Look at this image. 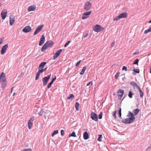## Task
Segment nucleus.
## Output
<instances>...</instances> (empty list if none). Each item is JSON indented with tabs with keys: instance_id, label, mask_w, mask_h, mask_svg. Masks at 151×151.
Here are the masks:
<instances>
[{
	"instance_id": "f257e3e1",
	"label": "nucleus",
	"mask_w": 151,
	"mask_h": 151,
	"mask_svg": "<svg viewBox=\"0 0 151 151\" xmlns=\"http://www.w3.org/2000/svg\"><path fill=\"white\" fill-rule=\"evenodd\" d=\"M53 43L51 41H47L42 47L41 51L42 52H45L49 47H50L53 45Z\"/></svg>"
},
{
	"instance_id": "f03ea898",
	"label": "nucleus",
	"mask_w": 151,
	"mask_h": 151,
	"mask_svg": "<svg viewBox=\"0 0 151 151\" xmlns=\"http://www.w3.org/2000/svg\"><path fill=\"white\" fill-rule=\"evenodd\" d=\"M51 74H50L48 75L47 76L45 77L42 78V81L44 86H45L47 84L48 81L51 77Z\"/></svg>"
},
{
	"instance_id": "7ed1b4c3",
	"label": "nucleus",
	"mask_w": 151,
	"mask_h": 151,
	"mask_svg": "<svg viewBox=\"0 0 151 151\" xmlns=\"http://www.w3.org/2000/svg\"><path fill=\"white\" fill-rule=\"evenodd\" d=\"M47 69V68H41V69H38L39 70L36 73L35 79L37 80L39 78L40 75L41 73H43L44 71H46Z\"/></svg>"
},
{
	"instance_id": "20e7f679",
	"label": "nucleus",
	"mask_w": 151,
	"mask_h": 151,
	"mask_svg": "<svg viewBox=\"0 0 151 151\" xmlns=\"http://www.w3.org/2000/svg\"><path fill=\"white\" fill-rule=\"evenodd\" d=\"M104 28L99 25L96 24L93 29V30L97 32H99L104 30Z\"/></svg>"
},
{
	"instance_id": "39448f33",
	"label": "nucleus",
	"mask_w": 151,
	"mask_h": 151,
	"mask_svg": "<svg viewBox=\"0 0 151 151\" xmlns=\"http://www.w3.org/2000/svg\"><path fill=\"white\" fill-rule=\"evenodd\" d=\"M6 81V79L5 75L4 72H2L0 75V82L4 83Z\"/></svg>"
},
{
	"instance_id": "423d86ee",
	"label": "nucleus",
	"mask_w": 151,
	"mask_h": 151,
	"mask_svg": "<svg viewBox=\"0 0 151 151\" xmlns=\"http://www.w3.org/2000/svg\"><path fill=\"white\" fill-rule=\"evenodd\" d=\"M91 117L92 119L94 121L96 122L98 121V115L94 112H91Z\"/></svg>"
},
{
	"instance_id": "0eeeda50",
	"label": "nucleus",
	"mask_w": 151,
	"mask_h": 151,
	"mask_svg": "<svg viewBox=\"0 0 151 151\" xmlns=\"http://www.w3.org/2000/svg\"><path fill=\"white\" fill-rule=\"evenodd\" d=\"M91 4L89 1L86 2L84 5V9L87 11L91 9Z\"/></svg>"
},
{
	"instance_id": "6e6552de",
	"label": "nucleus",
	"mask_w": 151,
	"mask_h": 151,
	"mask_svg": "<svg viewBox=\"0 0 151 151\" xmlns=\"http://www.w3.org/2000/svg\"><path fill=\"white\" fill-rule=\"evenodd\" d=\"M43 25H42L38 27L35 30L34 33V35H36L39 32L42 30V29L43 27Z\"/></svg>"
},
{
	"instance_id": "1a4fd4ad",
	"label": "nucleus",
	"mask_w": 151,
	"mask_h": 151,
	"mask_svg": "<svg viewBox=\"0 0 151 151\" xmlns=\"http://www.w3.org/2000/svg\"><path fill=\"white\" fill-rule=\"evenodd\" d=\"M7 12L6 9H3L1 13V16L3 19L4 20L6 18V16Z\"/></svg>"
},
{
	"instance_id": "9d476101",
	"label": "nucleus",
	"mask_w": 151,
	"mask_h": 151,
	"mask_svg": "<svg viewBox=\"0 0 151 151\" xmlns=\"http://www.w3.org/2000/svg\"><path fill=\"white\" fill-rule=\"evenodd\" d=\"M91 10L89 11L85 12L83 15L82 17V19H84L88 17L89 15L91 14Z\"/></svg>"
},
{
	"instance_id": "9b49d317",
	"label": "nucleus",
	"mask_w": 151,
	"mask_h": 151,
	"mask_svg": "<svg viewBox=\"0 0 151 151\" xmlns=\"http://www.w3.org/2000/svg\"><path fill=\"white\" fill-rule=\"evenodd\" d=\"M8 47V44H6L3 46L1 50V53L2 55L4 54L6 52V51Z\"/></svg>"
},
{
	"instance_id": "f8f14e48",
	"label": "nucleus",
	"mask_w": 151,
	"mask_h": 151,
	"mask_svg": "<svg viewBox=\"0 0 151 151\" xmlns=\"http://www.w3.org/2000/svg\"><path fill=\"white\" fill-rule=\"evenodd\" d=\"M62 50L61 49L58 50L56 53H55L53 56V59L55 60L60 55V53L62 52Z\"/></svg>"
},
{
	"instance_id": "ddd939ff",
	"label": "nucleus",
	"mask_w": 151,
	"mask_h": 151,
	"mask_svg": "<svg viewBox=\"0 0 151 151\" xmlns=\"http://www.w3.org/2000/svg\"><path fill=\"white\" fill-rule=\"evenodd\" d=\"M124 91L121 89H119L118 91V98L121 99L124 94Z\"/></svg>"
},
{
	"instance_id": "4468645a",
	"label": "nucleus",
	"mask_w": 151,
	"mask_h": 151,
	"mask_svg": "<svg viewBox=\"0 0 151 151\" xmlns=\"http://www.w3.org/2000/svg\"><path fill=\"white\" fill-rule=\"evenodd\" d=\"M32 29L31 27L29 26H27L25 27L22 30L23 32L27 33L31 31Z\"/></svg>"
},
{
	"instance_id": "2eb2a0df",
	"label": "nucleus",
	"mask_w": 151,
	"mask_h": 151,
	"mask_svg": "<svg viewBox=\"0 0 151 151\" xmlns=\"http://www.w3.org/2000/svg\"><path fill=\"white\" fill-rule=\"evenodd\" d=\"M45 36L43 35H42L40 39V41L39 42V46L42 45L45 42Z\"/></svg>"
},
{
	"instance_id": "dca6fc26",
	"label": "nucleus",
	"mask_w": 151,
	"mask_h": 151,
	"mask_svg": "<svg viewBox=\"0 0 151 151\" xmlns=\"http://www.w3.org/2000/svg\"><path fill=\"white\" fill-rule=\"evenodd\" d=\"M15 17L12 15H11L9 17L10 24L11 26H12L15 22Z\"/></svg>"
},
{
	"instance_id": "f3484780",
	"label": "nucleus",
	"mask_w": 151,
	"mask_h": 151,
	"mask_svg": "<svg viewBox=\"0 0 151 151\" xmlns=\"http://www.w3.org/2000/svg\"><path fill=\"white\" fill-rule=\"evenodd\" d=\"M119 15L121 19V18L127 17V14L126 12H123L120 14Z\"/></svg>"
},
{
	"instance_id": "a211bd4d",
	"label": "nucleus",
	"mask_w": 151,
	"mask_h": 151,
	"mask_svg": "<svg viewBox=\"0 0 151 151\" xmlns=\"http://www.w3.org/2000/svg\"><path fill=\"white\" fill-rule=\"evenodd\" d=\"M130 84L132 85L134 88L135 87H136L137 89H138L139 87L137 83L133 81L131 82H130Z\"/></svg>"
},
{
	"instance_id": "6ab92c4d",
	"label": "nucleus",
	"mask_w": 151,
	"mask_h": 151,
	"mask_svg": "<svg viewBox=\"0 0 151 151\" xmlns=\"http://www.w3.org/2000/svg\"><path fill=\"white\" fill-rule=\"evenodd\" d=\"M46 62H43L40 64L38 68V69H41V68H44V66L46 64Z\"/></svg>"
},
{
	"instance_id": "aec40b11",
	"label": "nucleus",
	"mask_w": 151,
	"mask_h": 151,
	"mask_svg": "<svg viewBox=\"0 0 151 151\" xmlns=\"http://www.w3.org/2000/svg\"><path fill=\"white\" fill-rule=\"evenodd\" d=\"M83 138L85 140H86L88 138V134L87 132H84L83 134Z\"/></svg>"
},
{
	"instance_id": "412c9836",
	"label": "nucleus",
	"mask_w": 151,
	"mask_h": 151,
	"mask_svg": "<svg viewBox=\"0 0 151 151\" xmlns=\"http://www.w3.org/2000/svg\"><path fill=\"white\" fill-rule=\"evenodd\" d=\"M35 8L36 7L35 6H30L28 8V12L34 11L35 9Z\"/></svg>"
},
{
	"instance_id": "4be33fe9",
	"label": "nucleus",
	"mask_w": 151,
	"mask_h": 151,
	"mask_svg": "<svg viewBox=\"0 0 151 151\" xmlns=\"http://www.w3.org/2000/svg\"><path fill=\"white\" fill-rule=\"evenodd\" d=\"M75 98L74 96L72 94H70L68 96L67 98V99L69 100H72Z\"/></svg>"
},
{
	"instance_id": "5701e85b",
	"label": "nucleus",
	"mask_w": 151,
	"mask_h": 151,
	"mask_svg": "<svg viewBox=\"0 0 151 151\" xmlns=\"http://www.w3.org/2000/svg\"><path fill=\"white\" fill-rule=\"evenodd\" d=\"M128 118V120H129V122H128V123H129V124L134 122L135 119V117H130Z\"/></svg>"
},
{
	"instance_id": "b1692460",
	"label": "nucleus",
	"mask_w": 151,
	"mask_h": 151,
	"mask_svg": "<svg viewBox=\"0 0 151 151\" xmlns=\"http://www.w3.org/2000/svg\"><path fill=\"white\" fill-rule=\"evenodd\" d=\"M86 66H85L83 67V69H82L80 73V75H82L84 73L85 71L86 70Z\"/></svg>"
},
{
	"instance_id": "393cba45",
	"label": "nucleus",
	"mask_w": 151,
	"mask_h": 151,
	"mask_svg": "<svg viewBox=\"0 0 151 151\" xmlns=\"http://www.w3.org/2000/svg\"><path fill=\"white\" fill-rule=\"evenodd\" d=\"M139 73V69H134L133 70V74L134 75H135L137 73Z\"/></svg>"
},
{
	"instance_id": "a878e982",
	"label": "nucleus",
	"mask_w": 151,
	"mask_h": 151,
	"mask_svg": "<svg viewBox=\"0 0 151 151\" xmlns=\"http://www.w3.org/2000/svg\"><path fill=\"white\" fill-rule=\"evenodd\" d=\"M28 128L29 129L32 128L33 123L32 122H30V121H29L28 123Z\"/></svg>"
},
{
	"instance_id": "bb28decb",
	"label": "nucleus",
	"mask_w": 151,
	"mask_h": 151,
	"mask_svg": "<svg viewBox=\"0 0 151 151\" xmlns=\"http://www.w3.org/2000/svg\"><path fill=\"white\" fill-rule=\"evenodd\" d=\"M139 111V109H134L133 110V112L134 113L135 115H137Z\"/></svg>"
},
{
	"instance_id": "cd10ccee",
	"label": "nucleus",
	"mask_w": 151,
	"mask_h": 151,
	"mask_svg": "<svg viewBox=\"0 0 151 151\" xmlns=\"http://www.w3.org/2000/svg\"><path fill=\"white\" fill-rule=\"evenodd\" d=\"M127 116L128 117H134V115L132 112L129 111L127 115Z\"/></svg>"
},
{
	"instance_id": "c85d7f7f",
	"label": "nucleus",
	"mask_w": 151,
	"mask_h": 151,
	"mask_svg": "<svg viewBox=\"0 0 151 151\" xmlns=\"http://www.w3.org/2000/svg\"><path fill=\"white\" fill-rule=\"evenodd\" d=\"M151 32V25H150L149 27V28L145 31L144 33L145 34H147L149 32Z\"/></svg>"
},
{
	"instance_id": "c756f323",
	"label": "nucleus",
	"mask_w": 151,
	"mask_h": 151,
	"mask_svg": "<svg viewBox=\"0 0 151 151\" xmlns=\"http://www.w3.org/2000/svg\"><path fill=\"white\" fill-rule=\"evenodd\" d=\"M138 89L139 92V95L140 97L141 98H142L143 96V92L142 91V90L139 87Z\"/></svg>"
},
{
	"instance_id": "7c9ffc66",
	"label": "nucleus",
	"mask_w": 151,
	"mask_h": 151,
	"mask_svg": "<svg viewBox=\"0 0 151 151\" xmlns=\"http://www.w3.org/2000/svg\"><path fill=\"white\" fill-rule=\"evenodd\" d=\"M80 104L78 102H76L75 104V108L77 111H78L79 110L78 108Z\"/></svg>"
},
{
	"instance_id": "2f4dec72",
	"label": "nucleus",
	"mask_w": 151,
	"mask_h": 151,
	"mask_svg": "<svg viewBox=\"0 0 151 151\" xmlns=\"http://www.w3.org/2000/svg\"><path fill=\"white\" fill-rule=\"evenodd\" d=\"M128 118H127V119H125L122 120V122L124 123L129 124V123H128V122H129V120H128Z\"/></svg>"
},
{
	"instance_id": "473e14b6",
	"label": "nucleus",
	"mask_w": 151,
	"mask_h": 151,
	"mask_svg": "<svg viewBox=\"0 0 151 151\" xmlns=\"http://www.w3.org/2000/svg\"><path fill=\"white\" fill-rule=\"evenodd\" d=\"M76 137V136L75 133L74 132H73L71 134H70L69 135V137Z\"/></svg>"
},
{
	"instance_id": "72a5a7b5",
	"label": "nucleus",
	"mask_w": 151,
	"mask_h": 151,
	"mask_svg": "<svg viewBox=\"0 0 151 151\" xmlns=\"http://www.w3.org/2000/svg\"><path fill=\"white\" fill-rule=\"evenodd\" d=\"M58 130H55L54 131V132H53V133L52 134V137H53L56 134H57L58 133Z\"/></svg>"
},
{
	"instance_id": "f704fd0d",
	"label": "nucleus",
	"mask_w": 151,
	"mask_h": 151,
	"mask_svg": "<svg viewBox=\"0 0 151 151\" xmlns=\"http://www.w3.org/2000/svg\"><path fill=\"white\" fill-rule=\"evenodd\" d=\"M102 135L101 134H100L99 135V137L97 139V140L101 142L102 141Z\"/></svg>"
},
{
	"instance_id": "c9c22d12",
	"label": "nucleus",
	"mask_w": 151,
	"mask_h": 151,
	"mask_svg": "<svg viewBox=\"0 0 151 151\" xmlns=\"http://www.w3.org/2000/svg\"><path fill=\"white\" fill-rule=\"evenodd\" d=\"M139 60L138 59H136L134 62L133 64H136L137 65V66L138 65V62H139Z\"/></svg>"
},
{
	"instance_id": "e433bc0d",
	"label": "nucleus",
	"mask_w": 151,
	"mask_h": 151,
	"mask_svg": "<svg viewBox=\"0 0 151 151\" xmlns=\"http://www.w3.org/2000/svg\"><path fill=\"white\" fill-rule=\"evenodd\" d=\"M133 95V94L132 93V92L130 91H129V94H128V96L130 98H132V96Z\"/></svg>"
},
{
	"instance_id": "4c0bfd02",
	"label": "nucleus",
	"mask_w": 151,
	"mask_h": 151,
	"mask_svg": "<svg viewBox=\"0 0 151 151\" xmlns=\"http://www.w3.org/2000/svg\"><path fill=\"white\" fill-rule=\"evenodd\" d=\"M43 112V109H40V111L38 112V114L39 116H41L42 115Z\"/></svg>"
},
{
	"instance_id": "58836bf2",
	"label": "nucleus",
	"mask_w": 151,
	"mask_h": 151,
	"mask_svg": "<svg viewBox=\"0 0 151 151\" xmlns=\"http://www.w3.org/2000/svg\"><path fill=\"white\" fill-rule=\"evenodd\" d=\"M120 19V17L119 15V16L114 18L113 20L114 21H117Z\"/></svg>"
},
{
	"instance_id": "ea45409f",
	"label": "nucleus",
	"mask_w": 151,
	"mask_h": 151,
	"mask_svg": "<svg viewBox=\"0 0 151 151\" xmlns=\"http://www.w3.org/2000/svg\"><path fill=\"white\" fill-rule=\"evenodd\" d=\"M103 115V112H101L99 114V119H101L102 118V116Z\"/></svg>"
},
{
	"instance_id": "a19ab883",
	"label": "nucleus",
	"mask_w": 151,
	"mask_h": 151,
	"mask_svg": "<svg viewBox=\"0 0 151 151\" xmlns=\"http://www.w3.org/2000/svg\"><path fill=\"white\" fill-rule=\"evenodd\" d=\"M53 82L51 81L47 85V87L48 88H50L51 86L53 84Z\"/></svg>"
},
{
	"instance_id": "79ce46f5",
	"label": "nucleus",
	"mask_w": 151,
	"mask_h": 151,
	"mask_svg": "<svg viewBox=\"0 0 151 151\" xmlns=\"http://www.w3.org/2000/svg\"><path fill=\"white\" fill-rule=\"evenodd\" d=\"M119 117L120 118L121 117L122 114H121V108H120L119 111Z\"/></svg>"
},
{
	"instance_id": "37998d69",
	"label": "nucleus",
	"mask_w": 151,
	"mask_h": 151,
	"mask_svg": "<svg viewBox=\"0 0 151 151\" xmlns=\"http://www.w3.org/2000/svg\"><path fill=\"white\" fill-rule=\"evenodd\" d=\"M119 74H120L119 72H118L116 73V75L115 76V78L116 79H118V78L119 77Z\"/></svg>"
},
{
	"instance_id": "c03bdc74",
	"label": "nucleus",
	"mask_w": 151,
	"mask_h": 151,
	"mask_svg": "<svg viewBox=\"0 0 151 151\" xmlns=\"http://www.w3.org/2000/svg\"><path fill=\"white\" fill-rule=\"evenodd\" d=\"M116 112H117V111H115L114 112H113V116L115 118V119H116Z\"/></svg>"
},
{
	"instance_id": "a18cd8bd",
	"label": "nucleus",
	"mask_w": 151,
	"mask_h": 151,
	"mask_svg": "<svg viewBox=\"0 0 151 151\" xmlns=\"http://www.w3.org/2000/svg\"><path fill=\"white\" fill-rule=\"evenodd\" d=\"M22 151H32V150L31 148H28L23 150Z\"/></svg>"
},
{
	"instance_id": "49530a36",
	"label": "nucleus",
	"mask_w": 151,
	"mask_h": 151,
	"mask_svg": "<svg viewBox=\"0 0 151 151\" xmlns=\"http://www.w3.org/2000/svg\"><path fill=\"white\" fill-rule=\"evenodd\" d=\"M4 39V38L3 37H2L0 38V45L3 42V41Z\"/></svg>"
},
{
	"instance_id": "de8ad7c7",
	"label": "nucleus",
	"mask_w": 151,
	"mask_h": 151,
	"mask_svg": "<svg viewBox=\"0 0 151 151\" xmlns=\"http://www.w3.org/2000/svg\"><path fill=\"white\" fill-rule=\"evenodd\" d=\"M70 42V41H67L65 44L64 45V47H66L68 45L69 43Z\"/></svg>"
},
{
	"instance_id": "09e8293b",
	"label": "nucleus",
	"mask_w": 151,
	"mask_h": 151,
	"mask_svg": "<svg viewBox=\"0 0 151 151\" xmlns=\"http://www.w3.org/2000/svg\"><path fill=\"white\" fill-rule=\"evenodd\" d=\"M61 134L62 136H63L65 134V132L63 130H61Z\"/></svg>"
},
{
	"instance_id": "8fccbe9b",
	"label": "nucleus",
	"mask_w": 151,
	"mask_h": 151,
	"mask_svg": "<svg viewBox=\"0 0 151 151\" xmlns=\"http://www.w3.org/2000/svg\"><path fill=\"white\" fill-rule=\"evenodd\" d=\"M139 52L138 50H137L133 54L134 55H137L139 54Z\"/></svg>"
},
{
	"instance_id": "3c124183",
	"label": "nucleus",
	"mask_w": 151,
	"mask_h": 151,
	"mask_svg": "<svg viewBox=\"0 0 151 151\" xmlns=\"http://www.w3.org/2000/svg\"><path fill=\"white\" fill-rule=\"evenodd\" d=\"M81 60H80L78 62H77L76 65V66H78L80 63Z\"/></svg>"
},
{
	"instance_id": "603ef678",
	"label": "nucleus",
	"mask_w": 151,
	"mask_h": 151,
	"mask_svg": "<svg viewBox=\"0 0 151 151\" xmlns=\"http://www.w3.org/2000/svg\"><path fill=\"white\" fill-rule=\"evenodd\" d=\"M122 70H125V71H127V67L125 66H123L122 68Z\"/></svg>"
},
{
	"instance_id": "864d4df0",
	"label": "nucleus",
	"mask_w": 151,
	"mask_h": 151,
	"mask_svg": "<svg viewBox=\"0 0 151 151\" xmlns=\"http://www.w3.org/2000/svg\"><path fill=\"white\" fill-rule=\"evenodd\" d=\"M151 149V145L150 146H149L146 149V151H149Z\"/></svg>"
},
{
	"instance_id": "5fc2aeb1",
	"label": "nucleus",
	"mask_w": 151,
	"mask_h": 151,
	"mask_svg": "<svg viewBox=\"0 0 151 151\" xmlns=\"http://www.w3.org/2000/svg\"><path fill=\"white\" fill-rule=\"evenodd\" d=\"M56 76H55L54 77V78H52V81H51L52 82H53V83L54 81L56 80Z\"/></svg>"
},
{
	"instance_id": "6e6d98bb",
	"label": "nucleus",
	"mask_w": 151,
	"mask_h": 151,
	"mask_svg": "<svg viewBox=\"0 0 151 151\" xmlns=\"http://www.w3.org/2000/svg\"><path fill=\"white\" fill-rule=\"evenodd\" d=\"M91 83H92L91 84V85H92V81H91V82H89L87 84V85L86 86H89Z\"/></svg>"
},
{
	"instance_id": "4d7b16f0",
	"label": "nucleus",
	"mask_w": 151,
	"mask_h": 151,
	"mask_svg": "<svg viewBox=\"0 0 151 151\" xmlns=\"http://www.w3.org/2000/svg\"><path fill=\"white\" fill-rule=\"evenodd\" d=\"M34 120V116H33L31 119H30L29 121H30V122H32V121H33Z\"/></svg>"
},
{
	"instance_id": "13d9d810",
	"label": "nucleus",
	"mask_w": 151,
	"mask_h": 151,
	"mask_svg": "<svg viewBox=\"0 0 151 151\" xmlns=\"http://www.w3.org/2000/svg\"><path fill=\"white\" fill-rule=\"evenodd\" d=\"M115 45L114 44V42H112V43L111 44V47H113Z\"/></svg>"
},
{
	"instance_id": "bf43d9fd",
	"label": "nucleus",
	"mask_w": 151,
	"mask_h": 151,
	"mask_svg": "<svg viewBox=\"0 0 151 151\" xmlns=\"http://www.w3.org/2000/svg\"><path fill=\"white\" fill-rule=\"evenodd\" d=\"M88 33H87L86 35H85L84 36V38H86V37L88 35Z\"/></svg>"
},
{
	"instance_id": "052dcab7",
	"label": "nucleus",
	"mask_w": 151,
	"mask_h": 151,
	"mask_svg": "<svg viewBox=\"0 0 151 151\" xmlns=\"http://www.w3.org/2000/svg\"><path fill=\"white\" fill-rule=\"evenodd\" d=\"M13 87H12V88H11V93L12 92V91H13Z\"/></svg>"
},
{
	"instance_id": "680f3d73",
	"label": "nucleus",
	"mask_w": 151,
	"mask_h": 151,
	"mask_svg": "<svg viewBox=\"0 0 151 151\" xmlns=\"http://www.w3.org/2000/svg\"><path fill=\"white\" fill-rule=\"evenodd\" d=\"M28 146H29L28 145H26L25 146V147H28Z\"/></svg>"
},
{
	"instance_id": "e2e57ef3",
	"label": "nucleus",
	"mask_w": 151,
	"mask_h": 151,
	"mask_svg": "<svg viewBox=\"0 0 151 151\" xmlns=\"http://www.w3.org/2000/svg\"><path fill=\"white\" fill-rule=\"evenodd\" d=\"M148 22H149V23H151V19L150 21H149Z\"/></svg>"
},
{
	"instance_id": "0e129e2a",
	"label": "nucleus",
	"mask_w": 151,
	"mask_h": 151,
	"mask_svg": "<svg viewBox=\"0 0 151 151\" xmlns=\"http://www.w3.org/2000/svg\"><path fill=\"white\" fill-rule=\"evenodd\" d=\"M150 73H151V68L150 69Z\"/></svg>"
},
{
	"instance_id": "69168bd1",
	"label": "nucleus",
	"mask_w": 151,
	"mask_h": 151,
	"mask_svg": "<svg viewBox=\"0 0 151 151\" xmlns=\"http://www.w3.org/2000/svg\"><path fill=\"white\" fill-rule=\"evenodd\" d=\"M14 94H15V93H14V94H13V95H14Z\"/></svg>"
},
{
	"instance_id": "338daca9",
	"label": "nucleus",
	"mask_w": 151,
	"mask_h": 151,
	"mask_svg": "<svg viewBox=\"0 0 151 151\" xmlns=\"http://www.w3.org/2000/svg\"><path fill=\"white\" fill-rule=\"evenodd\" d=\"M1 5L0 4V7H1Z\"/></svg>"
}]
</instances>
